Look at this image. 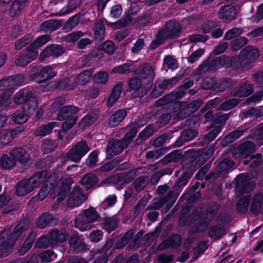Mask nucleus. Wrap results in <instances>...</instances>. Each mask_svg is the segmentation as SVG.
<instances>
[{
    "label": "nucleus",
    "instance_id": "nucleus-1",
    "mask_svg": "<svg viewBox=\"0 0 263 263\" xmlns=\"http://www.w3.org/2000/svg\"><path fill=\"white\" fill-rule=\"evenodd\" d=\"M13 99L16 104H23V106L13 114V121L18 124H23L29 119L30 116L37 108L38 103L31 91L27 92L24 90L17 92Z\"/></svg>",
    "mask_w": 263,
    "mask_h": 263
},
{
    "label": "nucleus",
    "instance_id": "nucleus-2",
    "mask_svg": "<svg viewBox=\"0 0 263 263\" xmlns=\"http://www.w3.org/2000/svg\"><path fill=\"white\" fill-rule=\"evenodd\" d=\"M28 228V222L20 220L12 231L5 229L0 232V258H5L11 254L14 245Z\"/></svg>",
    "mask_w": 263,
    "mask_h": 263
},
{
    "label": "nucleus",
    "instance_id": "nucleus-3",
    "mask_svg": "<svg viewBox=\"0 0 263 263\" xmlns=\"http://www.w3.org/2000/svg\"><path fill=\"white\" fill-rule=\"evenodd\" d=\"M138 132V129L134 127L128 130L122 139L109 140L105 151L106 159H112L115 156L122 153L133 141Z\"/></svg>",
    "mask_w": 263,
    "mask_h": 263
},
{
    "label": "nucleus",
    "instance_id": "nucleus-4",
    "mask_svg": "<svg viewBox=\"0 0 263 263\" xmlns=\"http://www.w3.org/2000/svg\"><path fill=\"white\" fill-rule=\"evenodd\" d=\"M47 177V173L40 171L29 179H23L16 184V194L18 196H26L39 187Z\"/></svg>",
    "mask_w": 263,
    "mask_h": 263
},
{
    "label": "nucleus",
    "instance_id": "nucleus-5",
    "mask_svg": "<svg viewBox=\"0 0 263 263\" xmlns=\"http://www.w3.org/2000/svg\"><path fill=\"white\" fill-rule=\"evenodd\" d=\"M100 218L96 209L90 206L83 211L81 217L76 219V223L80 230L84 232L91 229L94 226L93 223L98 221Z\"/></svg>",
    "mask_w": 263,
    "mask_h": 263
},
{
    "label": "nucleus",
    "instance_id": "nucleus-6",
    "mask_svg": "<svg viewBox=\"0 0 263 263\" xmlns=\"http://www.w3.org/2000/svg\"><path fill=\"white\" fill-rule=\"evenodd\" d=\"M90 149L87 142L82 140L72 146L67 152L66 157L68 160L78 163Z\"/></svg>",
    "mask_w": 263,
    "mask_h": 263
},
{
    "label": "nucleus",
    "instance_id": "nucleus-7",
    "mask_svg": "<svg viewBox=\"0 0 263 263\" xmlns=\"http://www.w3.org/2000/svg\"><path fill=\"white\" fill-rule=\"evenodd\" d=\"M259 51L252 46H247L240 51L238 56L241 68H248L251 63L257 60Z\"/></svg>",
    "mask_w": 263,
    "mask_h": 263
},
{
    "label": "nucleus",
    "instance_id": "nucleus-8",
    "mask_svg": "<svg viewBox=\"0 0 263 263\" xmlns=\"http://www.w3.org/2000/svg\"><path fill=\"white\" fill-rule=\"evenodd\" d=\"M56 74V72L50 65L39 66L35 72L30 74V79L31 81L41 84L53 78Z\"/></svg>",
    "mask_w": 263,
    "mask_h": 263
},
{
    "label": "nucleus",
    "instance_id": "nucleus-9",
    "mask_svg": "<svg viewBox=\"0 0 263 263\" xmlns=\"http://www.w3.org/2000/svg\"><path fill=\"white\" fill-rule=\"evenodd\" d=\"M255 186V183L253 181L248 180L245 175L240 174L237 176L235 188L238 197L251 192Z\"/></svg>",
    "mask_w": 263,
    "mask_h": 263
},
{
    "label": "nucleus",
    "instance_id": "nucleus-10",
    "mask_svg": "<svg viewBox=\"0 0 263 263\" xmlns=\"http://www.w3.org/2000/svg\"><path fill=\"white\" fill-rule=\"evenodd\" d=\"M138 74L141 79H146L147 83H143V87L145 88L146 93L152 87L155 79L154 68L149 65H141L137 69Z\"/></svg>",
    "mask_w": 263,
    "mask_h": 263
},
{
    "label": "nucleus",
    "instance_id": "nucleus-11",
    "mask_svg": "<svg viewBox=\"0 0 263 263\" xmlns=\"http://www.w3.org/2000/svg\"><path fill=\"white\" fill-rule=\"evenodd\" d=\"M182 29L178 22L170 20L165 23L164 28L161 29L159 31L163 33L166 40L174 39L180 35Z\"/></svg>",
    "mask_w": 263,
    "mask_h": 263
},
{
    "label": "nucleus",
    "instance_id": "nucleus-12",
    "mask_svg": "<svg viewBox=\"0 0 263 263\" xmlns=\"http://www.w3.org/2000/svg\"><path fill=\"white\" fill-rule=\"evenodd\" d=\"M64 52L65 49L61 45L55 44L49 45L40 52L39 60L42 62L50 57L58 58L63 54Z\"/></svg>",
    "mask_w": 263,
    "mask_h": 263
},
{
    "label": "nucleus",
    "instance_id": "nucleus-13",
    "mask_svg": "<svg viewBox=\"0 0 263 263\" xmlns=\"http://www.w3.org/2000/svg\"><path fill=\"white\" fill-rule=\"evenodd\" d=\"M57 119L58 121H64L71 119L79 111V108L74 105H69L59 107Z\"/></svg>",
    "mask_w": 263,
    "mask_h": 263
},
{
    "label": "nucleus",
    "instance_id": "nucleus-14",
    "mask_svg": "<svg viewBox=\"0 0 263 263\" xmlns=\"http://www.w3.org/2000/svg\"><path fill=\"white\" fill-rule=\"evenodd\" d=\"M69 243L70 247L76 252L86 251L87 247L84 242L82 235L74 232L69 237Z\"/></svg>",
    "mask_w": 263,
    "mask_h": 263
},
{
    "label": "nucleus",
    "instance_id": "nucleus-15",
    "mask_svg": "<svg viewBox=\"0 0 263 263\" xmlns=\"http://www.w3.org/2000/svg\"><path fill=\"white\" fill-rule=\"evenodd\" d=\"M29 0H12L8 12L10 17L18 16L24 10Z\"/></svg>",
    "mask_w": 263,
    "mask_h": 263
},
{
    "label": "nucleus",
    "instance_id": "nucleus-16",
    "mask_svg": "<svg viewBox=\"0 0 263 263\" xmlns=\"http://www.w3.org/2000/svg\"><path fill=\"white\" fill-rule=\"evenodd\" d=\"M198 135V132L193 128H187L183 130L181 133V135L178 138L177 140L174 143V147H180L182 146L184 143L188 142Z\"/></svg>",
    "mask_w": 263,
    "mask_h": 263
},
{
    "label": "nucleus",
    "instance_id": "nucleus-17",
    "mask_svg": "<svg viewBox=\"0 0 263 263\" xmlns=\"http://www.w3.org/2000/svg\"><path fill=\"white\" fill-rule=\"evenodd\" d=\"M221 67H232L233 69L241 68L238 56L229 57L225 54L219 56Z\"/></svg>",
    "mask_w": 263,
    "mask_h": 263
},
{
    "label": "nucleus",
    "instance_id": "nucleus-18",
    "mask_svg": "<svg viewBox=\"0 0 263 263\" xmlns=\"http://www.w3.org/2000/svg\"><path fill=\"white\" fill-rule=\"evenodd\" d=\"M10 155L19 163L23 164L27 163L30 159V156L25 149L23 147H17L13 148Z\"/></svg>",
    "mask_w": 263,
    "mask_h": 263
},
{
    "label": "nucleus",
    "instance_id": "nucleus-19",
    "mask_svg": "<svg viewBox=\"0 0 263 263\" xmlns=\"http://www.w3.org/2000/svg\"><path fill=\"white\" fill-rule=\"evenodd\" d=\"M50 236L53 240V244L63 243L69 238V234L65 228L55 229L50 232Z\"/></svg>",
    "mask_w": 263,
    "mask_h": 263
},
{
    "label": "nucleus",
    "instance_id": "nucleus-20",
    "mask_svg": "<svg viewBox=\"0 0 263 263\" xmlns=\"http://www.w3.org/2000/svg\"><path fill=\"white\" fill-rule=\"evenodd\" d=\"M211 221L209 220L208 217L202 215L197 224L191 227L189 231L190 233L195 234L205 232L209 228V223Z\"/></svg>",
    "mask_w": 263,
    "mask_h": 263
},
{
    "label": "nucleus",
    "instance_id": "nucleus-21",
    "mask_svg": "<svg viewBox=\"0 0 263 263\" xmlns=\"http://www.w3.org/2000/svg\"><path fill=\"white\" fill-rule=\"evenodd\" d=\"M253 92V87L246 82L240 85L237 88L234 89L232 93L234 96L242 98L247 97Z\"/></svg>",
    "mask_w": 263,
    "mask_h": 263
},
{
    "label": "nucleus",
    "instance_id": "nucleus-22",
    "mask_svg": "<svg viewBox=\"0 0 263 263\" xmlns=\"http://www.w3.org/2000/svg\"><path fill=\"white\" fill-rule=\"evenodd\" d=\"M219 18L226 21H231L236 17V9L235 7L230 5H224L219 12Z\"/></svg>",
    "mask_w": 263,
    "mask_h": 263
},
{
    "label": "nucleus",
    "instance_id": "nucleus-23",
    "mask_svg": "<svg viewBox=\"0 0 263 263\" xmlns=\"http://www.w3.org/2000/svg\"><path fill=\"white\" fill-rule=\"evenodd\" d=\"M62 25L61 20L49 19L42 23L40 28L44 32H52L60 29Z\"/></svg>",
    "mask_w": 263,
    "mask_h": 263
},
{
    "label": "nucleus",
    "instance_id": "nucleus-24",
    "mask_svg": "<svg viewBox=\"0 0 263 263\" xmlns=\"http://www.w3.org/2000/svg\"><path fill=\"white\" fill-rule=\"evenodd\" d=\"M202 104L203 102L200 99H196L195 100H193L188 104L187 106L183 107L181 110V114H184V115L183 116V118H187L197 111Z\"/></svg>",
    "mask_w": 263,
    "mask_h": 263
},
{
    "label": "nucleus",
    "instance_id": "nucleus-25",
    "mask_svg": "<svg viewBox=\"0 0 263 263\" xmlns=\"http://www.w3.org/2000/svg\"><path fill=\"white\" fill-rule=\"evenodd\" d=\"M72 183V180L69 179L65 180L61 183L57 193V201L58 202H62L67 196L71 190Z\"/></svg>",
    "mask_w": 263,
    "mask_h": 263
},
{
    "label": "nucleus",
    "instance_id": "nucleus-26",
    "mask_svg": "<svg viewBox=\"0 0 263 263\" xmlns=\"http://www.w3.org/2000/svg\"><path fill=\"white\" fill-rule=\"evenodd\" d=\"M263 195L261 193L256 194L254 195L251 203L250 210L255 215H258L262 208Z\"/></svg>",
    "mask_w": 263,
    "mask_h": 263
},
{
    "label": "nucleus",
    "instance_id": "nucleus-27",
    "mask_svg": "<svg viewBox=\"0 0 263 263\" xmlns=\"http://www.w3.org/2000/svg\"><path fill=\"white\" fill-rule=\"evenodd\" d=\"M99 112L95 110L89 111L87 115L82 118L80 123L83 127H87L92 125L98 119Z\"/></svg>",
    "mask_w": 263,
    "mask_h": 263
},
{
    "label": "nucleus",
    "instance_id": "nucleus-28",
    "mask_svg": "<svg viewBox=\"0 0 263 263\" xmlns=\"http://www.w3.org/2000/svg\"><path fill=\"white\" fill-rule=\"evenodd\" d=\"M127 112L124 109H121L117 110L111 115L108 120V125L110 127L118 125L126 117Z\"/></svg>",
    "mask_w": 263,
    "mask_h": 263
},
{
    "label": "nucleus",
    "instance_id": "nucleus-29",
    "mask_svg": "<svg viewBox=\"0 0 263 263\" xmlns=\"http://www.w3.org/2000/svg\"><path fill=\"white\" fill-rule=\"evenodd\" d=\"M234 164V162L229 159H224L217 165L216 169L220 177L224 176Z\"/></svg>",
    "mask_w": 263,
    "mask_h": 263
},
{
    "label": "nucleus",
    "instance_id": "nucleus-30",
    "mask_svg": "<svg viewBox=\"0 0 263 263\" xmlns=\"http://www.w3.org/2000/svg\"><path fill=\"white\" fill-rule=\"evenodd\" d=\"M255 149V144L251 141H246L240 144L237 148V151L240 156L247 157Z\"/></svg>",
    "mask_w": 263,
    "mask_h": 263
},
{
    "label": "nucleus",
    "instance_id": "nucleus-31",
    "mask_svg": "<svg viewBox=\"0 0 263 263\" xmlns=\"http://www.w3.org/2000/svg\"><path fill=\"white\" fill-rule=\"evenodd\" d=\"M54 220V218L51 214L44 213L42 214L36 220V226L40 229H44L47 226H51Z\"/></svg>",
    "mask_w": 263,
    "mask_h": 263
},
{
    "label": "nucleus",
    "instance_id": "nucleus-32",
    "mask_svg": "<svg viewBox=\"0 0 263 263\" xmlns=\"http://www.w3.org/2000/svg\"><path fill=\"white\" fill-rule=\"evenodd\" d=\"M93 31L94 40L96 42H100L104 39L106 28L102 20H100L95 23Z\"/></svg>",
    "mask_w": 263,
    "mask_h": 263
},
{
    "label": "nucleus",
    "instance_id": "nucleus-33",
    "mask_svg": "<svg viewBox=\"0 0 263 263\" xmlns=\"http://www.w3.org/2000/svg\"><path fill=\"white\" fill-rule=\"evenodd\" d=\"M251 199L250 195H247L238 200L236 204V208L239 214H246L247 213Z\"/></svg>",
    "mask_w": 263,
    "mask_h": 263
},
{
    "label": "nucleus",
    "instance_id": "nucleus-34",
    "mask_svg": "<svg viewBox=\"0 0 263 263\" xmlns=\"http://www.w3.org/2000/svg\"><path fill=\"white\" fill-rule=\"evenodd\" d=\"M206 67V69L211 71H215L221 67L219 57L213 59H208L200 65L199 69H203Z\"/></svg>",
    "mask_w": 263,
    "mask_h": 263
},
{
    "label": "nucleus",
    "instance_id": "nucleus-35",
    "mask_svg": "<svg viewBox=\"0 0 263 263\" xmlns=\"http://www.w3.org/2000/svg\"><path fill=\"white\" fill-rule=\"evenodd\" d=\"M99 181L98 178L93 173L86 174L81 180L82 185H85L86 190H89L95 186Z\"/></svg>",
    "mask_w": 263,
    "mask_h": 263
},
{
    "label": "nucleus",
    "instance_id": "nucleus-36",
    "mask_svg": "<svg viewBox=\"0 0 263 263\" xmlns=\"http://www.w3.org/2000/svg\"><path fill=\"white\" fill-rule=\"evenodd\" d=\"M35 239V235L33 232H30L27 236L23 245L18 249L20 255H23L27 253L32 247Z\"/></svg>",
    "mask_w": 263,
    "mask_h": 263
},
{
    "label": "nucleus",
    "instance_id": "nucleus-37",
    "mask_svg": "<svg viewBox=\"0 0 263 263\" xmlns=\"http://www.w3.org/2000/svg\"><path fill=\"white\" fill-rule=\"evenodd\" d=\"M58 123L51 122L48 124L43 125L38 127L35 132V135L40 137H45L49 135L55 126H58Z\"/></svg>",
    "mask_w": 263,
    "mask_h": 263
},
{
    "label": "nucleus",
    "instance_id": "nucleus-38",
    "mask_svg": "<svg viewBox=\"0 0 263 263\" xmlns=\"http://www.w3.org/2000/svg\"><path fill=\"white\" fill-rule=\"evenodd\" d=\"M226 233V230L224 227H219L216 224L211 226L208 232L209 236L211 238H214L216 240L220 239Z\"/></svg>",
    "mask_w": 263,
    "mask_h": 263
},
{
    "label": "nucleus",
    "instance_id": "nucleus-39",
    "mask_svg": "<svg viewBox=\"0 0 263 263\" xmlns=\"http://www.w3.org/2000/svg\"><path fill=\"white\" fill-rule=\"evenodd\" d=\"M16 164V160L7 154H3L0 158V166L6 170H11Z\"/></svg>",
    "mask_w": 263,
    "mask_h": 263
},
{
    "label": "nucleus",
    "instance_id": "nucleus-40",
    "mask_svg": "<svg viewBox=\"0 0 263 263\" xmlns=\"http://www.w3.org/2000/svg\"><path fill=\"white\" fill-rule=\"evenodd\" d=\"M213 129L208 132L203 137L202 144H208L213 141L221 132V127L219 126H211Z\"/></svg>",
    "mask_w": 263,
    "mask_h": 263
},
{
    "label": "nucleus",
    "instance_id": "nucleus-41",
    "mask_svg": "<svg viewBox=\"0 0 263 263\" xmlns=\"http://www.w3.org/2000/svg\"><path fill=\"white\" fill-rule=\"evenodd\" d=\"M247 132V129H236L229 133L224 138L222 143L225 145L233 142L234 141L240 138Z\"/></svg>",
    "mask_w": 263,
    "mask_h": 263
},
{
    "label": "nucleus",
    "instance_id": "nucleus-42",
    "mask_svg": "<svg viewBox=\"0 0 263 263\" xmlns=\"http://www.w3.org/2000/svg\"><path fill=\"white\" fill-rule=\"evenodd\" d=\"M82 16V13H78L70 17L63 26V30H71L73 28L78 25Z\"/></svg>",
    "mask_w": 263,
    "mask_h": 263
},
{
    "label": "nucleus",
    "instance_id": "nucleus-43",
    "mask_svg": "<svg viewBox=\"0 0 263 263\" xmlns=\"http://www.w3.org/2000/svg\"><path fill=\"white\" fill-rule=\"evenodd\" d=\"M59 177V175L57 173H52L47 177L43 185H45L52 192L55 193L58 185L57 181Z\"/></svg>",
    "mask_w": 263,
    "mask_h": 263
},
{
    "label": "nucleus",
    "instance_id": "nucleus-44",
    "mask_svg": "<svg viewBox=\"0 0 263 263\" xmlns=\"http://www.w3.org/2000/svg\"><path fill=\"white\" fill-rule=\"evenodd\" d=\"M92 75V71L91 70H85L79 74L76 78V82L78 84L85 85L90 81Z\"/></svg>",
    "mask_w": 263,
    "mask_h": 263
},
{
    "label": "nucleus",
    "instance_id": "nucleus-45",
    "mask_svg": "<svg viewBox=\"0 0 263 263\" xmlns=\"http://www.w3.org/2000/svg\"><path fill=\"white\" fill-rule=\"evenodd\" d=\"M162 80L157 79L155 81L154 88L151 92V96L154 98H157L161 96L165 91Z\"/></svg>",
    "mask_w": 263,
    "mask_h": 263
},
{
    "label": "nucleus",
    "instance_id": "nucleus-46",
    "mask_svg": "<svg viewBox=\"0 0 263 263\" xmlns=\"http://www.w3.org/2000/svg\"><path fill=\"white\" fill-rule=\"evenodd\" d=\"M50 245H55L53 244V240L50 236V233H49V236L45 235L40 237L35 243L36 248H47Z\"/></svg>",
    "mask_w": 263,
    "mask_h": 263
},
{
    "label": "nucleus",
    "instance_id": "nucleus-47",
    "mask_svg": "<svg viewBox=\"0 0 263 263\" xmlns=\"http://www.w3.org/2000/svg\"><path fill=\"white\" fill-rule=\"evenodd\" d=\"M14 91L10 90L8 92H3L0 96V112L8 107L11 102L10 96Z\"/></svg>",
    "mask_w": 263,
    "mask_h": 263
},
{
    "label": "nucleus",
    "instance_id": "nucleus-48",
    "mask_svg": "<svg viewBox=\"0 0 263 263\" xmlns=\"http://www.w3.org/2000/svg\"><path fill=\"white\" fill-rule=\"evenodd\" d=\"M119 226V222L116 219L107 218L103 223V229L108 233L116 230Z\"/></svg>",
    "mask_w": 263,
    "mask_h": 263
},
{
    "label": "nucleus",
    "instance_id": "nucleus-49",
    "mask_svg": "<svg viewBox=\"0 0 263 263\" xmlns=\"http://www.w3.org/2000/svg\"><path fill=\"white\" fill-rule=\"evenodd\" d=\"M100 151L98 149L92 151L85 160V164L90 168H93L98 161V156Z\"/></svg>",
    "mask_w": 263,
    "mask_h": 263
},
{
    "label": "nucleus",
    "instance_id": "nucleus-50",
    "mask_svg": "<svg viewBox=\"0 0 263 263\" xmlns=\"http://www.w3.org/2000/svg\"><path fill=\"white\" fill-rule=\"evenodd\" d=\"M166 239L170 248H178L182 243L181 236L179 234H171Z\"/></svg>",
    "mask_w": 263,
    "mask_h": 263
},
{
    "label": "nucleus",
    "instance_id": "nucleus-51",
    "mask_svg": "<svg viewBox=\"0 0 263 263\" xmlns=\"http://www.w3.org/2000/svg\"><path fill=\"white\" fill-rule=\"evenodd\" d=\"M168 199V197L166 196L160 197L158 199H154L153 202L148 205L147 210H159L167 203Z\"/></svg>",
    "mask_w": 263,
    "mask_h": 263
},
{
    "label": "nucleus",
    "instance_id": "nucleus-52",
    "mask_svg": "<svg viewBox=\"0 0 263 263\" xmlns=\"http://www.w3.org/2000/svg\"><path fill=\"white\" fill-rule=\"evenodd\" d=\"M33 40V36L31 34H25L22 38L17 40L15 42V48L17 50H21L23 47L26 46L31 42Z\"/></svg>",
    "mask_w": 263,
    "mask_h": 263
},
{
    "label": "nucleus",
    "instance_id": "nucleus-53",
    "mask_svg": "<svg viewBox=\"0 0 263 263\" xmlns=\"http://www.w3.org/2000/svg\"><path fill=\"white\" fill-rule=\"evenodd\" d=\"M133 21V17L129 13L124 14L122 18L118 22L112 23V25L116 28L125 27L130 24Z\"/></svg>",
    "mask_w": 263,
    "mask_h": 263
},
{
    "label": "nucleus",
    "instance_id": "nucleus-54",
    "mask_svg": "<svg viewBox=\"0 0 263 263\" xmlns=\"http://www.w3.org/2000/svg\"><path fill=\"white\" fill-rule=\"evenodd\" d=\"M133 65L132 63H123L122 65L114 67L112 69V72L120 74L128 73L132 71Z\"/></svg>",
    "mask_w": 263,
    "mask_h": 263
},
{
    "label": "nucleus",
    "instance_id": "nucleus-55",
    "mask_svg": "<svg viewBox=\"0 0 263 263\" xmlns=\"http://www.w3.org/2000/svg\"><path fill=\"white\" fill-rule=\"evenodd\" d=\"M98 48L109 54H112L115 50V44L110 40H107L101 43L99 45Z\"/></svg>",
    "mask_w": 263,
    "mask_h": 263
},
{
    "label": "nucleus",
    "instance_id": "nucleus-56",
    "mask_svg": "<svg viewBox=\"0 0 263 263\" xmlns=\"http://www.w3.org/2000/svg\"><path fill=\"white\" fill-rule=\"evenodd\" d=\"M51 191L45 185H43L40 191L36 195L33 197L29 201V202H34L37 200L42 201L48 196L49 192Z\"/></svg>",
    "mask_w": 263,
    "mask_h": 263
},
{
    "label": "nucleus",
    "instance_id": "nucleus-57",
    "mask_svg": "<svg viewBox=\"0 0 263 263\" xmlns=\"http://www.w3.org/2000/svg\"><path fill=\"white\" fill-rule=\"evenodd\" d=\"M248 40L245 36H240L232 41L230 45L234 51L240 49L247 44Z\"/></svg>",
    "mask_w": 263,
    "mask_h": 263
},
{
    "label": "nucleus",
    "instance_id": "nucleus-58",
    "mask_svg": "<svg viewBox=\"0 0 263 263\" xmlns=\"http://www.w3.org/2000/svg\"><path fill=\"white\" fill-rule=\"evenodd\" d=\"M166 40L164 37L163 33L159 30L156 34V39L151 42L149 45V49H155L157 48Z\"/></svg>",
    "mask_w": 263,
    "mask_h": 263
},
{
    "label": "nucleus",
    "instance_id": "nucleus-59",
    "mask_svg": "<svg viewBox=\"0 0 263 263\" xmlns=\"http://www.w3.org/2000/svg\"><path fill=\"white\" fill-rule=\"evenodd\" d=\"M155 132V129L154 125L149 124L139 133L138 138L145 140L152 136Z\"/></svg>",
    "mask_w": 263,
    "mask_h": 263
},
{
    "label": "nucleus",
    "instance_id": "nucleus-60",
    "mask_svg": "<svg viewBox=\"0 0 263 263\" xmlns=\"http://www.w3.org/2000/svg\"><path fill=\"white\" fill-rule=\"evenodd\" d=\"M220 204L215 202L211 204L206 209L205 214L209 216L210 221H212L216 216L219 210Z\"/></svg>",
    "mask_w": 263,
    "mask_h": 263
},
{
    "label": "nucleus",
    "instance_id": "nucleus-61",
    "mask_svg": "<svg viewBox=\"0 0 263 263\" xmlns=\"http://www.w3.org/2000/svg\"><path fill=\"white\" fill-rule=\"evenodd\" d=\"M219 26L218 22L215 21H208L201 25V29L203 33H208L213 31Z\"/></svg>",
    "mask_w": 263,
    "mask_h": 263
},
{
    "label": "nucleus",
    "instance_id": "nucleus-62",
    "mask_svg": "<svg viewBox=\"0 0 263 263\" xmlns=\"http://www.w3.org/2000/svg\"><path fill=\"white\" fill-rule=\"evenodd\" d=\"M128 86L130 89L134 90L135 92H138L141 87L146 91L145 88L143 87V84H142L140 79L134 78L130 79L128 82Z\"/></svg>",
    "mask_w": 263,
    "mask_h": 263
},
{
    "label": "nucleus",
    "instance_id": "nucleus-63",
    "mask_svg": "<svg viewBox=\"0 0 263 263\" xmlns=\"http://www.w3.org/2000/svg\"><path fill=\"white\" fill-rule=\"evenodd\" d=\"M239 103V100L236 98H232L225 101L220 105L222 110H228L233 109Z\"/></svg>",
    "mask_w": 263,
    "mask_h": 263
},
{
    "label": "nucleus",
    "instance_id": "nucleus-64",
    "mask_svg": "<svg viewBox=\"0 0 263 263\" xmlns=\"http://www.w3.org/2000/svg\"><path fill=\"white\" fill-rule=\"evenodd\" d=\"M78 119V116H74L71 119L65 120L61 126L62 129L65 132L71 129L77 123Z\"/></svg>",
    "mask_w": 263,
    "mask_h": 263
}]
</instances>
